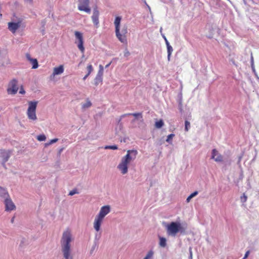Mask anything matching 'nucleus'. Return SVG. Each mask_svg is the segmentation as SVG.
Instances as JSON below:
<instances>
[{"label":"nucleus","mask_w":259,"mask_h":259,"mask_svg":"<svg viewBox=\"0 0 259 259\" xmlns=\"http://www.w3.org/2000/svg\"><path fill=\"white\" fill-rule=\"evenodd\" d=\"M73 240L71 230L67 229L63 233L60 243L63 259H73L71 242Z\"/></svg>","instance_id":"nucleus-1"},{"label":"nucleus","mask_w":259,"mask_h":259,"mask_svg":"<svg viewBox=\"0 0 259 259\" xmlns=\"http://www.w3.org/2000/svg\"><path fill=\"white\" fill-rule=\"evenodd\" d=\"M166 233L168 236L175 237L178 233L184 234L186 227L182 226L179 222H171L165 226Z\"/></svg>","instance_id":"nucleus-2"},{"label":"nucleus","mask_w":259,"mask_h":259,"mask_svg":"<svg viewBox=\"0 0 259 259\" xmlns=\"http://www.w3.org/2000/svg\"><path fill=\"white\" fill-rule=\"evenodd\" d=\"M121 20V17L116 16L114 24L115 28V34L117 38L122 43L126 42L125 34L127 33V27L124 25L122 28L121 32H120V25Z\"/></svg>","instance_id":"nucleus-3"},{"label":"nucleus","mask_w":259,"mask_h":259,"mask_svg":"<svg viewBox=\"0 0 259 259\" xmlns=\"http://www.w3.org/2000/svg\"><path fill=\"white\" fill-rule=\"evenodd\" d=\"M38 102L30 101L28 102V108L27 111V115L29 119L36 120L37 117L36 115V109Z\"/></svg>","instance_id":"nucleus-4"},{"label":"nucleus","mask_w":259,"mask_h":259,"mask_svg":"<svg viewBox=\"0 0 259 259\" xmlns=\"http://www.w3.org/2000/svg\"><path fill=\"white\" fill-rule=\"evenodd\" d=\"M11 154V150H0V162L2 164L3 167L5 168H6L5 163L9 160Z\"/></svg>","instance_id":"nucleus-5"},{"label":"nucleus","mask_w":259,"mask_h":259,"mask_svg":"<svg viewBox=\"0 0 259 259\" xmlns=\"http://www.w3.org/2000/svg\"><path fill=\"white\" fill-rule=\"evenodd\" d=\"M18 81L16 79H12L9 83L7 89L8 94L15 95L18 90Z\"/></svg>","instance_id":"nucleus-6"},{"label":"nucleus","mask_w":259,"mask_h":259,"mask_svg":"<svg viewBox=\"0 0 259 259\" xmlns=\"http://www.w3.org/2000/svg\"><path fill=\"white\" fill-rule=\"evenodd\" d=\"M89 3L90 0H78V10L90 14L91 12V9L89 7Z\"/></svg>","instance_id":"nucleus-7"},{"label":"nucleus","mask_w":259,"mask_h":259,"mask_svg":"<svg viewBox=\"0 0 259 259\" xmlns=\"http://www.w3.org/2000/svg\"><path fill=\"white\" fill-rule=\"evenodd\" d=\"M130 162L125 158L123 157L121 162L117 166L118 169L121 171L122 175L126 174L128 171V164Z\"/></svg>","instance_id":"nucleus-8"},{"label":"nucleus","mask_w":259,"mask_h":259,"mask_svg":"<svg viewBox=\"0 0 259 259\" xmlns=\"http://www.w3.org/2000/svg\"><path fill=\"white\" fill-rule=\"evenodd\" d=\"M76 38L78 40L77 47L82 53H84V48L83 47V40L82 34L79 31H75Z\"/></svg>","instance_id":"nucleus-9"},{"label":"nucleus","mask_w":259,"mask_h":259,"mask_svg":"<svg viewBox=\"0 0 259 259\" xmlns=\"http://www.w3.org/2000/svg\"><path fill=\"white\" fill-rule=\"evenodd\" d=\"M22 21L19 20L17 22H11L8 23V29L13 33H15L17 30L20 27Z\"/></svg>","instance_id":"nucleus-10"},{"label":"nucleus","mask_w":259,"mask_h":259,"mask_svg":"<svg viewBox=\"0 0 259 259\" xmlns=\"http://www.w3.org/2000/svg\"><path fill=\"white\" fill-rule=\"evenodd\" d=\"M138 154V151L136 150H128L127 151V154L126 155L123 156L125 158L130 162L134 161L137 157Z\"/></svg>","instance_id":"nucleus-11"},{"label":"nucleus","mask_w":259,"mask_h":259,"mask_svg":"<svg viewBox=\"0 0 259 259\" xmlns=\"http://www.w3.org/2000/svg\"><path fill=\"white\" fill-rule=\"evenodd\" d=\"M5 204L6 211H11L16 208V206L12 200L9 198H6L5 200Z\"/></svg>","instance_id":"nucleus-12"},{"label":"nucleus","mask_w":259,"mask_h":259,"mask_svg":"<svg viewBox=\"0 0 259 259\" xmlns=\"http://www.w3.org/2000/svg\"><path fill=\"white\" fill-rule=\"evenodd\" d=\"M110 211V207L109 205H105L101 207L99 214L97 215L102 219L109 213Z\"/></svg>","instance_id":"nucleus-13"},{"label":"nucleus","mask_w":259,"mask_h":259,"mask_svg":"<svg viewBox=\"0 0 259 259\" xmlns=\"http://www.w3.org/2000/svg\"><path fill=\"white\" fill-rule=\"evenodd\" d=\"M211 158L217 162H222L223 161L222 155L215 149H213L212 150Z\"/></svg>","instance_id":"nucleus-14"},{"label":"nucleus","mask_w":259,"mask_h":259,"mask_svg":"<svg viewBox=\"0 0 259 259\" xmlns=\"http://www.w3.org/2000/svg\"><path fill=\"white\" fill-rule=\"evenodd\" d=\"M99 12L97 7L95 8L93 10V14L92 16V19L94 24L97 26L99 24Z\"/></svg>","instance_id":"nucleus-15"},{"label":"nucleus","mask_w":259,"mask_h":259,"mask_svg":"<svg viewBox=\"0 0 259 259\" xmlns=\"http://www.w3.org/2000/svg\"><path fill=\"white\" fill-rule=\"evenodd\" d=\"M103 219L96 216L94 222V228L96 231H99L100 230V227Z\"/></svg>","instance_id":"nucleus-16"},{"label":"nucleus","mask_w":259,"mask_h":259,"mask_svg":"<svg viewBox=\"0 0 259 259\" xmlns=\"http://www.w3.org/2000/svg\"><path fill=\"white\" fill-rule=\"evenodd\" d=\"M27 59L30 61L32 66V69H36L38 67V61L36 59L32 58L29 54L26 55Z\"/></svg>","instance_id":"nucleus-17"},{"label":"nucleus","mask_w":259,"mask_h":259,"mask_svg":"<svg viewBox=\"0 0 259 259\" xmlns=\"http://www.w3.org/2000/svg\"><path fill=\"white\" fill-rule=\"evenodd\" d=\"M64 68L63 65H60L58 67H55L54 68L53 75L55 76L56 75H59L62 74L63 72Z\"/></svg>","instance_id":"nucleus-18"},{"label":"nucleus","mask_w":259,"mask_h":259,"mask_svg":"<svg viewBox=\"0 0 259 259\" xmlns=\"http://www.w3.org/2000/svg\"><path fill=\"white\" fill-rule=\"evenodd\" d=\"M0 196L4 198H8L9 197L6 189L0 186Z\"/></svg>","instance_id":"nucleus-19"},{"label":"nucleus","mask_w":259,"mask_h":259,"mask_svg":"<svg viewBox=\"0 0 259 259\" xmlns=\"http://www.w3.org/2000/svg\"><path fill=\"white\" fill-rule=\"evenodd\" d=\"M159 246L161 247H165L166 246V239L163 237L159 236Z\"/></svg>","instance_id":"nucleus-20"},{"label":"nucleus","mask_w":259,"mask_h":259,"mask_svg":"<svg viewBox=\"0 0 259 259\" xmlns=\"http://www.w3.org/2000/svg\"><path fill=\"white\" fill-rule=\"evenodd\" d=\"M92 105V104L91 102L89 99H87L86 102L82 104L81 108L82 110H85L90 108Z\"/></svg>","instance_id":"nucleus-21"},{"label":"nucleus","mask_w":259,"mask_h":259,"mask_svg":"<svg viewBox=\"0 0 259 259\" xmlns=\"http://www.w3.org/2000/svg\"><path fill=\"white\" fill-rule=\"evenodd\" d=\"M126 115H132V116H134V117H135L136 118H140L142 119V117H143L142 114L141 113H133L125 114L122 115L121 117H124Z\"/></svg>","instance_id":"nucleus-22"},{"label":"nucleus","mask_w":259,"mask_h":259,"mask_svg":"<svg viewBox=\"0 0 259 259\" xmlns=\"http://www.w3.org/2000/svg\"><path fill=\"white\" fill-rule=\"evenodd\" d=\"M198 192L197 191H194L193 193L191 194L187 198L186 202H189L191 200V199L193 198L194 197L196 196L198 194Z\"/></svg>","instance_id":"nucleus-23"},{"label":"nucleus","mask_w":259,"mask_h":259,"mask_svg":"<svg viewBox=\"0 0 259 259\" xmlns=\"http://www.w3.org/2000/svg\"><path fill=\"white\" fill-rule=\"evenodd\" d=\"M164 125V122L162 119L159 120L158 121H156L155 124V126L157 128H160Z\"/></svg>","instance_id":"nucleus-24"},{"label":"nucleus","mask_w":259,"mask_h":259,"mask_svg":"<svg viewBox=\"0 0 259 259\" xmlns=\"http://www.w3.org/2000/svg\"><path fill=\"white\" fill-rule=\"evenodd\" d=\"M104 68L102 65H99V70L98 72L97 76L102 77L103 74Z\"/></svg>","instance_id":"nucleus-25"},{"label":"nucleus","mask_w":259,"mask_h":259,"mask_svg":"<svg viewBox=\"0 0 259 259\" xmlns=\"http://www.w3.org/2000/svg\"><path fill=\"white\" fill-rule=\"evenodd\" d=\"M102 81V77L96 76L95 79V84L97 86Z\"/></svg>","instance_id":"nucleus-26"},{"label":"nucleus","mask_w":259,"mask_h":259,"mask_svg":"<svg viewBox=\"0 0 259 259\" xmlns=\"http://www.w3.org/2000/svg\"><path fill=\"white\" fill-rule=\"evenodd\" d=\"M153 254L154 253L153 251H149L146 254V256L144 258V259H150L153 256Z\"/></svg>","instance_id":"nucleus-27"},{"label":"nucleus","mask_w":259,"mask_h":259,"mask_svg":"<svg viewBox=\"0 0 259 259\" xmlns=\"http://www.w3.org/2000/svg\"><path fill=\"white\" fill-rule=\"evenodd\" d=\"M37 139L39 141H44L46 139V137L45 135H40L37 137Z\"/></svg>","instance_id":"nucleus-28"},{"label":"nucleus","mask_w":259,"mask_h":259,"mask_svg":"<svg viewBox=\"0 0 259 259\" xmlns=\"http://www.w3.org/2000/svg\"><path fill=\"white\" fill-rule=\"evenodd\" d=\"M105 149H112V150H116L118 149V147L116 145H112V146H106L104 147Z\"/></svg>","instance_id":"nucleus-29"},{"label":"nucleus","mask_w":259,"mask_h":259,"mask_svg":"<svg viewBox=\"0 0 259 259\" xmlns=\"http://www.w3.org/2000/svg\"><path fill=\"white\" fill-rule=\"evenodd\" d=\"M190 127V123L188 121L186 120L185 122V131H188Z\"/></svg>","instance_id":"nucleus-30"},{"label":"nucleus","mask_w":259,"mask_h":259,"mask_svg":"<svg viewBox=\"0 0 259 259\" xmlns=\"http://www.w3.org/2000/svg\"><path fill=\"white\" fill-rule=\"evenodd\" d=\"M78 192L77 191V190L76 189H74L72 190H71V191H70V192L69 193V195L72 196L75 194H78Z\"/></svg>","instance_id":"nucleus-31"},{"label":"nucleus","mask_w":259,"mask_h":259,"mask_svg":"<svg viewBox=\"0 0 259 259\" xmlns=\"http://www.w3.org/2000/svg\"><path fill=\"white\" fill-rule=\"evenodd\" d=\"M87 70L88 71V74H89V75L90 74V73L92 72V71L93 70V67H92V65H89L88 66H87Z\"/></svg>","instance_id":"nucleus-32"},{"label":"nucleus","mask_w":259,"mask_h":259,"mask_svg":"<svg viewBox=\"0 0 259 259\" xmlns=\"http://www.w3.org/2000/svg\"><path fill=\"white\" fill-rule=\"evenodd\" d=\"M247 196L243 194V196L241 197V201L242 202L244 203L247 200Z\"/></svg>","instance_id":"nucleus-33"},{"label":"nucleus","mask_w":259,"mask_h":259,"mask_svg":"<svg viewBox=\"0 0 259 259\" xmlns=\"http://www.w3.org/2000/svg\"><path fill=\"white\" fill-rule=\"evenodd\" d=\"M175 136V135L173 134H171L170 135H169L167 137V139L166 140V141L167 142H169L170 140Z\"/></svg>","instance_id":"nucleus-34"},{"label":"nucleus","mask_w":259,"mask_h":259,"mask_svg":"<svg viewBox=\"0 0 259 259\" xmlns=\"http://www.w3.org/2000/svg\"><path fill=\"white\" fill-rule=\"evenodd\" d=\"M167 54H171L173 51L172 48L171 46H169L167 47Z\"/></svg>","instance_id":"nucleus-35"},{"label":"nucleus","mask_w":259,"mask_h":259,"mask_svg":"<svg viewBox=\"0 0 259 259\" xmlns=\"http://www.w3.org/2000/svg\"><path fill=\"white\" fill-rule=\"evenodd\" d=\"M58 140H59L58 139H57V138H55V139H54L51 140L49 142V143H50V145H51V144H54V143H55L57 142L58 141Z\"/></svg>","instance_id":"nucleus-36"},{"label":"nucleus","mask_w":259,"mask_h":259,"mask_svg":"<svg viewBox=\"0 0 259 259\" xmlns=\"http://www.w3.org/2000/svg\"><path fill=\"white\" fill-rule=\"evenodd\" d=\"M130 55V53L129 52V51L127 49H125L124 53V56L125 57H128Z\"/></svg>","instance_id":"nucleus-37"},{"label":"nucleus","mask_w":259,"mask_h":259,"mask_svg":"<svg viewBox=\"0 0 259 259\" xmlns=\"http://www.w3.org/2000/svg\"><path fill=\"white\" fill-rule=\"evenodd\" d=\"M25 2L29 4L30 5H32L33 3V0H24Z\"/></svg>","instance_id":"nucleus-38"},{"label":"nucleus","mask_w":259,"mask_h":259,"mask_svg":"<svg viewBox=\"0 0 259 259\" xmlns=\"http://www.w3.org/2000/svg\"><path fill=\"white\" fill-rule=\"evenodd\" d=\"M163 37L164 38L165 41V43H166V46H170L168 41V40H167L166 37L164 36V35H163Z\"/></svg>","instance_id":"nucleus-39"},{"label":"nucleus","mask_w":259,"mask_h":259,"mask_svg":"<svg viewBox=\"0 0 259 259\" xmlns=\"http://www.w3.org/2000/svg\"><path fill=\"white\" fill-rule=\"evenodd\" d=\"M64 150V148H60L59 150H58V156H60L61 153H62V152L63 151V150Z\"/></svg>","instance_id":"nucleus-40"},{"label":"nucleus","mask_w":259,"mask_h":259,"mask_svg":"<svg viewBox=\"0 0 259 259\" xmlns=\"http://www.w3.org/2000/svg\"><path fill=\"white\" fill-rule=\"evenodd\" d=\"M19 93L21 94H23L25 93V91H24V89L22 87H21L20 88V91H19Z\"/></svg>","instance_id":"nucleus-41"},{"label":"nucleus","mask_w":259,"mask_h":259,"mask_svg":"<svg viewBox=\"0 0 259 259\" xmlns=\"http://www.w3.org/2000/svg\"><path fill=\"white\" fill-rule=\"evenodd\" d=\"M249 253H250V251L249 250L247 251L246 252V253H245V254L244 255V258H245L247 257V256H248Z\"/></svg>","instance_id":"nucleus-42"},{"label":"nucleus","mask_w":259,"mask_h":259,"mask_svg":"<svg viewBox=\"0 0 259 259\" xmlns=\"http://www.w3.org/2000/svg\"><path fill=\"white\" fill-rule=\"evenodd\" d=\"M253 64H254L253 58L252 56H251V66H253Z\"/></svg>","instance_id":"nucleus-43"},{"label":"nucleus","mask_w":259,"mask_h":259,"mask_svg":"<svg viewBox=\"0 0 259 259\" xmlns=\"http://www.w3.org/2000/svg\"><path fill=\"white\" fill-rule=\"evenodd\" d=\"M230 61H231V62H232V63L234 65H235V66H237V65L236 64L235 62V61H234V60L233 59H231L230 60Z\"/></svg>","instance_id":"nucleus-44"},{"label":"nucleus","mask_w":259,"mask_h":259,"mask_svg":"<svg viewBox=\"0 0 259 259\" xmlns=\"http://www.w3.org/2000/svg\"><path fill=\"white\" fill-rule=\"evenodd\" d=\"M89 76V74H87L83 78V80H85L86 78Z\"/></svg>","instance_id":"nucleus-45"},{"label":"nucleus","mask_w":259,"mask_h":259,"mask_svg":"<svg viewBox=\"0 0 259 259\" xmlns=\"http://www.w3.org/2000/svg\"><path fill=\"white\" fill-rule=\"evenodd\" d=\"M171 54H167V59H168V61H170V56H171Z\"/></svg>","instance_id":"nucleus-46"},{"label":"nucleus","mask_w":259,"mask_h":259,"mask_svg":"<svg viewBox=\"0 0 259 259\" xmlns=\"http://www.w3.org/2000/svg\"><path fill=\"white\" fill-rule=\"evenodd\" d=\"M251 66V68L252 69V71L255 72V68H254V64H253V66Z\"/></svg>","instance_id":"nucleus-47"},{"label":"nucleus","mask_w":259,"mask_h":259,"mask_svg":"<svg viewBox=\"0 0 259 259\" xmlns=\"http://www.w3.org/2000/svg\"><path fill=\"white\" fill-rule=\"evenodd\" d=\"M49 145H50V143H49H49H45V147H47L49 146Z\"/></svg>","instance_id":"nucleus-48"},{"label":"nucleus","mask_w":259,"mask_h":259,"mask_svg":"<svg viewBox=\"0 0 259 259\" xmlns=\"http://www.w3.org/2000/svg\"><path fill=\"white\" fill-rule=\"evenodd\" d=\"M14 219H15V217H13L12 219H11V222L12 223H13L14 222Z\"/></svg>","instance_id":"nucleus-49"},{"label":"nucleus","mask_w":259,"mask_h":259,"mask_svg":"<svg viewBox=\"0 0 259 259\" xmlns=\"http://www.w3.org/2000/svg\"><path fill=\"white\" fill-rule=\"evenodd\" d=\"M111 64V62H110L109 64H108L107 65H106L105 66V68H108L110 65V64Z\"/></svg>","instance_id":"nucleus-50"},{"label":"nucleus","mask_w":259,"mask_h":259,"mask_svg":"<svg viewBox=\"0 0 259 259\" xmlns=\"http://www.w3.org/2000/svg\"><path fill=\"white\" fill-rule=\"evenodd\" d=\"M121 142L123 141V142H126V139L124 138V139H123V140H121L120 141Z\"/></svg>","instance_id":"nucleus-51"},{"label":"nucleus","mask_w":259,"mask_h":259,"mask_svg":"<svg viewBox=\"0 0 259 259\" xmlns=\"http://www.w3.org/2000/svg\"><path fill=\"white\" fill-rule=\"evenodd\" d=\"M192 252H191V251H190V258H192Z\"/></svg>","instance_id":"nucleus-52"},{"label":"nucleus","mask_w":259,"mask_h":259,"mask_svg":"<svg viewBox=\"0 0 259 259\" xmlns=\"http://www.w3.org/2000/svg\"><path fill=\"white\" fill-rule=\"evenodd\" d=\"M162 27H161V28H160V32H162Z\"/></svg>","instance_id":"nucleus-53"},{"label":"nucleus","mask_w":259,"mask_h":259,"mask_svg":"<svg viewBox=\"0 0 259 259\" xmlns=\"http://www.w3.org/2000/svg\"><path fill=\"white\" fill-rule=\"evenodd\" d=\"M135 120H136V118H135V119H133V120H132V122H135Z\"/></svg>","instance_id":"nucleus-54"},{"label":"nucleus","mask_w":259,"mask_h":259,"mask_svg":"<svg viewBox=\"0 0 259 259\" xmlns=\"http://www.w3.org/2000/svg\"><path fill=\"white\" fill-rule=\"evenodd\" d=\"M84 55L83 54V55H82V58H84Z\"/></svg>","instance_id":"nucleus-55"},{"label":"nucleus","mask_w":259,"mask_h":259,"mask_svg":"<svg viewBox=\"0 0 259 259\" xmlns=\"http://www.w3.org/2000/svg\"><path fill=\"white\" fill-rule=\"evenodd\" d=\"M257 79L259 80V77H257Z\"/></svg>","instance_id":"nucleus-56"}]
</instances>
